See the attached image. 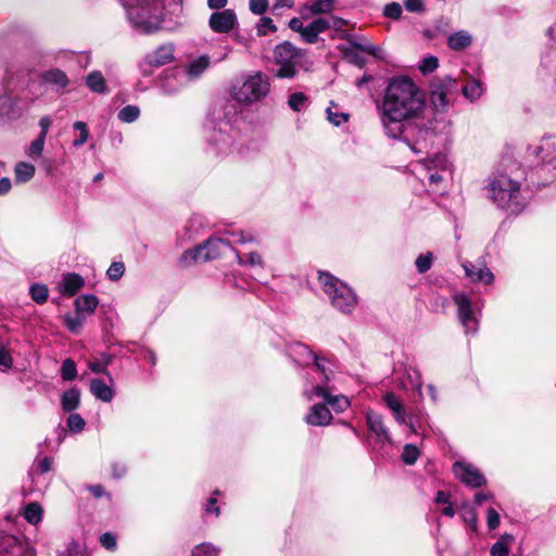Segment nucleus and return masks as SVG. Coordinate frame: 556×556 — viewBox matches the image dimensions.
I'll return each instance as SVG.
<instances>
[{
	"instance_id": "obj_28",
	"label": "nucleus",
	"mask_w": 556,
	"mask_h": 556,
	"mask_svg": "<svg viewBox=\"0 0 556 556\" xmlns=\"http://www.w3.org/2000/svg\"><path fill=\"white\" fill-rule=\"evenodd\" d=\"M79 404L80 391L76 387L68 389L61 396V407L64 412H73L78 408Z\"/></svg>"
},
{
	"instance_id": "obj_21",
	"label": "nucleus",
	"mask_w": 556,
	"mask_h": 556,
	"mask_svg": "<svg viewBox=\"0 0 556 556\" xmlns=\"http://www.w3.org/2000/svg\"><path fill=\"white\" fill-rule=\"evenodd\" d=\"M332 415L325 404H315L305 416L306 424L316 427H324L330 424Z\"/></svg>"
},
{
	"instance_id": "obj_17",
	"label": "nucleus",
	"mask_w": 556,
	"mask_h": 556,
	"mask_svg": "<svg viewBox=\"0 0 556 556\" xmlns=\"http://www.w3.org/2000/svg\"><path fill=\"white\" fill-rule=\"evenodd\" d=\"M366 424L369 430L376 435L378 442H391L389 429L386 427L381 415L375 413L374 410H367Z\"/></svg>"
},
{
	"instance_id": "obj_41",
	"label": "nucleus",
	"mask_w": 556,
	"mask_h": 556,
	"mask_svg": "<svg viewBox=\"0 0 556 556\" xmlns=\"http://www.w3.org/2000/svg\"><path fill=\"white\" fill-rule=\"evenodd\" d=\"M45 143L46 138H43L42 136H38L35 140L30 142V144L26 149V155L33 160L39 159L43 152Z\"/></svg>"
},
{
	"instance_id": "obj_26",
	"label": "nucleus",
	"mask_w": 556,
	"mask_h": 556,
	"mask_svg": "<svg viewBox=\"0 0 556 556\" xmlns=\"http://www.w3.org/2000/svg\"><path fill=\"white\" fill-rule=\"evenodd\" d=\"M514 542L515 536L511 533H503L491 546L490 556H509L510 547Z\"/></svg>"
},
{
	"instance_id": "obj_11",
	"label": "nucleus",
	"mask_w": 556,
	"mask_h": 556,
	"mask_svg": "<svg viewBox=\"0 0 556 556\" xmlns=\"http://www.w3.org/2000/svg\"><path fill=\"white\" fill-rule=\"evenodd\" d=\"M238 131L232 129L228 123L219 125L218 129H214L210 143L219 155H229L237 150Z\"/></svg>"
},
{
	"instance_id": "obj_44",
	"label": "nucleus",
	"mask_w": 556,
	"mask_h": 556,
	"mask_svg": "<svg viewBox=\"0 0 556 556\" xmlns=\"http://www.w3.org/2000/svg\"><path fill=\"white\" fill-rule=\"evenodd\" d=\"M406 378L413 389L416 390L419 396L422 395V378L418 369L408 368L406 370Z\"/></svg>"
},
{
	"instance_id": "obj_49",
	"label": "nucleus",
	"mask_w": 556,
	"mask_h": 556,
	"mask_svg": "<svg viewBox=\"0 0 556 556\" xmlns=\"http://www.w3.org/2000/svg\"><path fill=\"white\" fill-rule=\"evenodd\" d=\"M61 376L65 381H72L77 377L76 364L73 359L67 358L63 362L61 367Z\"/></svg>"
},
{
	"instance_id": "obj_31",
	"label": "nucleus",
	"mask_w": 556,
	"mask_h": 556,
	"mask_svg": "<svg viewBox=\"0 0 556 556\" xmlns=\"http://www.w3.org/2000/svg\"><path fill=\"white\" fill-rule=\"evenodd\" d=\"M86 86L97 93H106L108 86L103 74L100 71H92L86 76Z\"/></svg>"
},
{
	"instance_id": "obj_4",
	"label": "nucleus",
	"mask_w": 556,
	"mask_h": 556,
	"mask_svg": "<svg viewBox=\"0 0 556 556\" xmlns=\"http://www.w3.org/2000/svg\"><path fill=\"white\" fill-rule=\"evenodd\" d=\"M231 236L233 238L232 240L228 238L211 237L205 241L204 244L186 251L181 255L180 262L185 266H190L194 263L218 258L227 251L231 250L232 243H245L254 241V237L251 233H244L243 231L231 233Z\"/></svg>"
},
{
	"instance_id": "obj_33",
	"label": "nucleus",
	"mask_w": 556,
	"mask_h": 556,
	"mask_svg": "<svg viewBox=\"0 0 556 556\" xmlns=\"http://www.w3.org/2000/svg\"><path fill=\"white\" fill-rule=\"evenodd\" d=\"M425 174L421 178L422 182L426 184L428 181V186L433 191H440L441 186L445 182L447 177L450 176L448 172H433V170H424Z\"/></svg>"
},
{
	"instance_id": "obj_19",
	"label": "nucleus",
	"mask_w": 556,
	"mask_h": 556,
	"mask_svg": "<svg viewBox=\"0 0 556 556\" xmlns=\"http://www.w3.org/2000/svg\"><path fill=\"white\" fill-rule=\"evenodd\" d=\"M21 116L16 100L8 93H0V125L7 124Z\"/></svg>"
},
{
	"instance_id": "obj_7",
	"label": "nucleus",
	"mask_w": 556,
	"mask_h": 556,
	"mask_svg": "<svg viewBox=\"0 0 556 556\" xmlns=\"http://www.w3.org/2000/svg\"><path fill=\"white\" fill-rule=\"evenodd\" d=\"M527 152L538 160L546 182L556 180V135L542 137L538 143L529 146Z\"/></svg>"
},
{
	"instance_id": "obj_43",
	"label": "nucleus",
	"mask_w": 556,
	"mask_h": 556,
	"mask_svg": "<svg viewBox=\"0 0 556 556\" xmlns=\"http://www.w3.org/2000/svg\"><path fill=\"white\" fill-rule=\"evenodd\" d=\"M24 517L31 525L38 523L42 517V509L40 505L37 503L28 504L25 508Z\"/></svg>"
},
{
	"instance_id": "obj_12",
	"label": "nucleus",
	"mask_w": 556,
	"mask_h": 556,
	"mask_svg": "<svg viewBox=\"0 0 556 556\" xmlns=\"http://www.w3.org/2000/svg\"><path fill=\"white\" fill-rule=\"evenodd\" d=\"M456 80L450 76L435 77L430 84V101L438 111L448 106L447 94L455 89Z\"/></svg>"
},
{
	"instance_id": "obj_51",
	"label": "nucleus",
	"mask_w": 556,
	"mask_h": 556,
	"mask_svg": "<svg viewBox=\"0 0 556 556\" xmlns=\"http://www.w3.org/2000/svg\"><path fill=\"white\" fill-rule=\"evenodd\" d=\"M432 262H433L432 253L428 252L426 254H420L415 261L417 271L420 274L428 271L432 266Z\"/></svg>"
},
{
	"instance_id": "obj_45",
	"label": "nucleus",
	"mask_w": 556,
	"mask_h": 556,
	"mask_svg": "<svg viewBox=\"0 0 556 556\" xmlns=\"http://www.w3.org/2000/svg\"><path fill=\"white\" fill-rule=\"evenodd\" d=\"M139 114L140 110L138 106L126 105L118 112L117 117L124 123H132L139 117Z\"/></svg>"
},
{
	"instance_id": "obj_55",
	"label": "nucleus",
	"mask_w": 556,
	"mask_h": 556,
	"mask_svg": "<svg viewBox=\"0 0 556 556\" xmlns=\"http://www.w3.org/2000/svg\"><path fill=\"white\" fill-rule=\"evenodd\" d=\"M277 30L274 21L270 17L264 16L260 20L257 24V35L265 36L268 33H275Z\"/></svg>"
},
{
	"instance_id": "obj_36",
	"label": "nucleus",
	"mask_w": 556,
	"mask_h": 556,
	"mask_svg": "<svg viewBox=\"0 0 556 556\" xmlns=\"http://www.w3.org/2000/svg\"><path fill=\"white\" fill-rule=\"evenodd\" d=\"M327 118L328 121L334 125L340 126L349 121L350 115L344 112H340L338 110V105L331 103V105L327 109Z\"/></svg>"
},
{
	"instance_id": "obj_27",
	"label": "nucleus",
	"mask_w": 556,
	"mask_h": 556,
	"mask_svg": "<svg viewBox=\"0 0 556 556\" xmlns=\"http://www.w3.org/2000/svg\"><path fill=\"white\" fill-rule=\"evenodd\" d=\"M98 303L97 296L92 294H83L75 300V311L83 316L90 315L97 308Z\"/></svg>"
},
{
	"instance_id": "obj_64",
	"label": "nucleus",
	"mask_w": 556,
	"mask_h": 556,
	"mask_svg": "<svg viewBox=\"0 0 556 556\" xmlns=\"http://www.w3.org/2000/svg\"><path fill=\"white\" fill-rule=\"evenodd\" d=\"M53 467V459L51 457H43L37 462V469L40 473L49 472Z\"/></svg>"
},
{
	"instance_id": "obj_38",
	"label": "nucleus",
	"mask_w": 556,
	"mask_h": 556,
	"mask_svg": "<svg viewBox=\"0 0 556 556\" xmlns=\"http://www.w3.org/2000/svg\"><path fill=\"white\" fill-rule=\"evenodd\" d=\"M308 104V98L303 92H293L288 98V105L294 112L304 110Z\"/></svg>"
},
{
	"instance_id": "obj_3",
	"label": "nucleus",
	"mask_w": 556,
	"mask_h": 556,
	"mask_svg": "<svg viewBox=\"0 0 556 556\" xmlns=\"http://www.w3.org/2000/svg\"><path fill=\"white\" fill-rule=\"evenodd\" d=\"M488 198L498 207L511 214H519L527 205L520 182L506 174H495L485 186Z\"/></svg>"
},
{
	"instance_id": "obj_47",
	"label": "nucleus",
	"mask_w": 556,
	"mask_h": 556,
	"mask_svg": "<svg viewBox=\"0 0 556 556\" xmlns=\"http://www.w3.org/2000/svg\"><path fill=\"white\" fill-rule=\"evenodd\" d=\"M334 4V0H313L308 7L313 14L329 13Z\"/></svg>"
},
{
	"instance_id": "obj_2",
	"label": "nucleus",
	"mask_w": 556,
	"mask_h": 556,
	"mask_svg": "<svg viewBox=\"0 0 556 556\" xmlns=\"http://www.w3.org/2000/svg\"><path fill=\"white\" fill-rule=\"evenodd\" d=\"M131 27L141 34L157 31L164 20V11L178 7L181 0H121Z\"/></svg>"
},
{
	"instance_id": "obj_42",
	"label": "nucleus",
	"mask_w": 556,
	"mask_h": 556,
	"mask_svg": "<svg viewBox=\"0 0 556 556\" xmlns=\"http://www.w3.org/2000/svg\"><path fill=\"white\" fill-rule=\"evenodd\" d=\"M219 554L220 548L212 543H201L191 552V556H219Z\"/></svg>"
},
{
	"instance_id": "obj_24",
	"label": "nucleus",
	"mask_w": 556,
	"mask_h": 556,
	"mask_svg": "<svg viewBox=\"0 0 556 556\" xmlns=\"http://www.w3.org/2000/svg\"><path fill=\"white\" fill-rule=\"evenodd\" d=\"M330 28V22L328 18L318 17L312 21L305 26L303 39L308 43H315L318 39L319 34Z\"/></svg>"
},
{
	"instance_id": "obj_39",
	"label": "nucleus",
	"mask_w": 556,
	"mask_h": 556,
	"mask_svg": "<svg viewBox=\"0 0 556 556\" xmlns=\"http://www.w3.org/2000/svg\"><path fill=\"white\" fill-rule=\"evenodd\" d=\"M460 517L473 531L477 530L478 514L475 508L470 507L467 503H463Z\"/></svg>"
},
{
	"instance_id": "obj_53",
	"label": "nucleus",
	"mask_w": 556,
	"mask_h": 556,
	"mask_svg": "<svg viewBox=\"0 0 556 556\" xmlns=\"http://www.w3.org/2000/svg\"><path fill=\"white\" fill-rule=\"evenodd\" d=\"M125 274V265L122 262H113L108 271L106 275L110 280L117 281L119 280Z\"/></svg>"
},
{
	"instance_id": "obj_58",
	"label": "nucleus",
	"mask_w": 556,
	"mask_h": 556,
	"mask_svg": "<svg viewBox=\"0 0 556 556\" xmlns=\"http://www.w3.org/2000/svg\"><path fill=\"white\" fill-rule=\"evenodd\" d=\"M362 51L375 56L378 60H386L384 50L380 46L374 45L370 41H368L367 46L362 47Z\"/></svg>"
},
{
	"instance_id": "obj_20",
	"label": "nucleus",
	"mask_w": 556,
	"mask_h": 556,
	"mask_svg": "<svg viewBox=\"0 0 556 556\" xmlns=\"http://www.w3.org/2000/svg\"><path fill=\"white\" fill-rule=\"evenodd\" d=\"M84 285L85 280L80 275L67 273L62 276L61 281L58 283V290L63 295L73 296L84 287Z\"/></svg>"
},
{
	"instance_id": "obj_15",
	"label": "nucleus",
	"mask_w": 556,
	"mask_h": 556,
	"mask_svg": "<svg viewBox=\"0 0 556 556\" xmlns=\"http://www.w3.org/2000/svg\"><path fill=\"white\" fill-rule=\"evenodd\" d=\"M307 400H313L314 396L321 397L327 404L331 405L336 412H344L350 406V401L343 395H331L330 389L327 386L318 384L312 388L311 391H305Z\"/></svg>"
},
{
	"instance_id": "obj_57",
	"label": "nucleus",
	"mask_w": 556,
	"mask_h": 556,
	"mask_svg": "<svg viewBox=\"0 0 556 556\" xmlns=\"http://www.w3.org/2000/svg\"><path fill=\"white\" fill-rule=\"evenodd\" d=\"M402 5L397 2L388 3L383 9V15L391 20H399L402 15Z\"/></svg>"
},
{
	"instance_id": "obj_1",
	"label": "nucleus",
	"mask_w": 556,
	"mask_h": 556,
	"mask_svg": "<svg viewBox=\"0 0 556 556\" xmlns=\"http://www.w3.org/2000/svg\"><path fill=\"white\" fill-rule=\"evenodd\" d=\"M427 108L424 92L407 76L392 77L377 101V115L383 134L394 140L409 141V132L417 127Z\"/></svg>"
},
{
	"instance_id": "obj_59",
	"label": "nucleus",
	"mask_w": 556,
	"mask_h": 556,
	"mask_svg": "<svg viewBox=\"0 0 556 556\" xmlns=\"http://www.w3.org/2000/svg\"><path fill=\"white\" fill-rule=\"evenodd\" d=\"M501 523V517L496 509L489 507L486 510V525L489 530L496 529Z\"/></svg>"
},
{
	"instance_id": "obj_62",
	"label": "nucleus",
	"mask_w": 556,
	"mask_h": 556,
	"mask_svg": "<svg viewBox=\"0 0 556 556\" xmlns=\"http://www.w3.org/2000/svg\"><path fill=\"white\" fill-rule=\"evenodd\" d=\"M404 7L407 11L414 13H421L425 11V3L422 0H405Z\"/></svg>"
},
{
	"instance_id": "obj_6",
	"label": "nucleus",
	"mask_w": 556,
	"mask_h": 556,
	"mask_svg": "<svg viewBox=\"0 0 556 556\" xmlns=\"http://www.w3.org/2000/svg\"><path fill=\"white\" fill-rule=\"evenodd\" d=\"M323 291L327 294L331 305L342 314H351L357 305V296L343 281L328 273L318 276Z\"/></svg>"
},
{
	"instance_id": "obj_18",
	"label": "nucleus",
	"mask_w": 556,
	"mask_h": 556,
	"mask_svg": "<svg viewBox=\"0 0 556 556\" xmlns=\"http://www.w3.org/2000/svg\"><path fill=\"white\" fill-rule=\"evenodd\" d=\"M174 60V46L172 43L163 45L148 53L144 61L151 66H163Z\"/></svg>"
},
{
	"instance_id": "obj_63",
	"label": "nucleus",
	"mask_w": 556,
	"mask_h": 556,
	"mask_svg": "<svg viewBox=\"0 0 556 556\" xmlns=\"http://www.w3.org/2000/svg\"><path fill=\"white\" fill-rule=\"evenodd\" d=\"M346 39L352 48H355L359 51H362V47L367 46V43L369 41L368 39H366L364 37L356 36V35H348Z\"/></svg>"
},
{
	"instance_id": "obj_54",
	"label": "nucleus",
	"mask_w": 556,
	"mask_h": 556,
	"mask_svg": "<svg viewBox=\"0 0 556 556\" xmlns=\"http://www.w3.org/2000/svg\"><path fill=\"white\" fill-rule=\"evenodd\" d=\"M439 66V60L438 58L430 55L428 58H425L421 63L418 66V70L424 74H430L434 72Z\"/></svg>"
},
{
	"instance_id": "obj_56",
	"label": "nucleus",
	"mask_w": 556,
	"mask_h": 556,
	"mask_svg": "<svg viewBox=\"0 0 556 556\" xmlns=\"http://www.w3.org/2000/svg\"><path fill=\"white\" fill-rule=\"evenodd\" d=\"M128 472V466L125 462L114 460L111 464V473L112 477L116 480L124 478Z\"/></svg>"
},
{
	"instance_id": "obj_50",
	"label": "nucleus",
	"mask_w": 556,
	"mask_h": 556,
	"mask_svg": "<svg viewBox=\"0 0 556 556\" xmlns=\"http://www.w3.org/2000/svg\"><path fill=\"white\" fill-rule=\"evenodd\" d=\"M67 428L75 433L85 429L86 422L79 414H71L66 420Z\"/></svg>"
},
{
	"instance_id": "obj_23",
	"label": "nucleus",
	"mask_w": 556,
	"mask_h": 556,
	"mask_svg": "<svg viewBox=\"0 0 556 556\" xmlns=\"http://www.w3.org/2000/svg\"><path fill=\"white\" fill-rule=\"evenodd\" d=\"M384 404L392 412L394 419L400 424H406V410L402 400L392 392H387L383 396Z\"/></svg>"
},
{
	"instance_id": "obj_40",
	"label": "nucleus",
	"mask_w": 556,
	"mask_h": 556,
	"mask_svg": "<svg viewBox=\"0 0 556 556\" xmlns=\"http://www.w3.org/2000/svg\"><path fill=\"white\" fill-rule=\"evenodd\" d=\"M65 327L73 333H78L84 326L85 316L76 313L74 316L65 315L63 317Z\"/></svg>"
},
{
	"instance_id": "obj_30",
	"label": "nucleus",
	"mask_w": 556,
	"mask_h": 556,
	"mask_svg": "<svg viewBox=\"0 0 556 556\" xmlns=\"http://www.w3.org/2000/svg\"><path fill=\"white\" fill-rule=\"evenodd\" d=\"M90 392L102 402H111L114 396L113 390L101 379H92L90 382Z\"/></svg>"
},
{
	"instance_id": "obj_22",
	"label": "nucleus",
	"mask_w": 556,
	"mask_h": 556,
	"mask_svg": "<svg viewBox=\"0 0 556 556\" xmlns=\"http://www.w3.org/2000/svg\"><path fill=\"white\" fill-rule=\"evenodd\" d=\"M210 66V58L207 55H201L192 60L184 70L182 78L186 81H192L198 79Z\"/></svg>"
},
{
	"instance_id": "obj_9",
	"label": "nucleus",
	"mask_w": 556,
	"mask_h": 556,
	"mask_svg": "<svg viewBox=\"0 0 556 556\" xmlns=\"http://www.w3.org/2000/svg\"><path fill=\"white\" fill-rule=\"evenodd\" d=\"M453 302L456 305L457 318L465 333L476 334L479 329V317L473 309L471 299L463 292H457L453 295Z\"/></svg>"
},
{
	"instance_id": "obj_34",
	"label": "nucleus",
	"mask_w": 556,
	"mask_h": 556,
	"mask_svg": "<svg viewBox=\"0 0 556 556\" xmlns=\"http://www.w3.org/2000/svg\"><path fill=\"white\" fill-rule=\"evenodd\" d=\"M35 166L27 162H18L14 166V177L16 182H27L35 175Z\"/></svg>"
},
{
	"instance_id": "obj_8",
	"label": "nucleus",
	"mask_w": 556,
	"mask_h": 556,
	"mask_svg": "<svg viewBox=\"0 0 556 556\" xmlns=\"http://www.w3.org/2000/svg\"><path fill=\"white\" fill-rule=\"evenodd\" d=\"M304 59V52L292 43L285 41L276 46L274 60L278 66L276 76L279 78H292L296 75L298 66Z\"/></svg>"
},
{
	"instance_id": "obj_16",
	"label": "nucleus",
	"mask_w": 556,
	"mask_h": 556,
	"mask_svg": "<svg viewBox=\"0 0 556 556\" xmlns=\"http://www.w3.org/2000/svg\"><path fill=\"white\" fill-rule=\"evenodd\" d=\"M462 267L466 277L473 283L482 282L486 286H490L494 282V274L483 261L478 263L465 261L462 263Z\"/></svg>"
},
{
	"instance_id": "obj_35",
	"label": "nucleus",
	"mask_w": 556,
	"mask_h": 556,
	"mask_svg": "<svg viewBox=\"0 0 556 556\" xmlns=\"http://www.w3.org/2000/svg\"><path fill=\"white\" fill-rule=\"evenodd\" d=\"M463 94L470 101L478 100L483 93V87L478 80H470L463 87Z\"/></svg>"
},
{
	"instance_id": "obj_10",
	"label": "nucleus",
	"mask_w": 556,
	"mask_h": 556,
	"mask_svg": "<svg viewBox=\"0 0 556 556\" xmlns=\"http://www.w3.org/2000/svg\"><path fill=\"white\" fill-rule=\"evenodd\" d=\"M292 359L300 366H307L314 363L318 371L324 376L326 381L330 380V370L328 368V362L325 358L317 357L312 350L305 344L294 343L289 350Z\"/></svg>"
},
{
	"instance_id": "obj_32",
	"label": "nucleus",
	"mask_w": 556,
	"mask_h": 556,
	"mask_svg": "<svg viewBox=\"0 0 556 556\" xmlns=\"http://www.w3.org/2000/svg\"><path fill=\"white\" fill-rule=\"evenodd\" d=\"M424 170H433V172H448L450 170V162L447 156L442 153L434 154L432 157L426 160L422 163Z\"/></svg>"
},
{
	"instance_id": "obj_52",
	"label": "nucleus",
	"mask_w": 556,
	"mask_h": 556,
	"mask_svg": "<svg viewBox=\"0 0 556 556\" xmlns=\"http://www.w3.org/2000/svg\"><path fill=\"white\" fill-rule=\"evenodd\" d=\"M237 258L240 265L263 266L262 256L257 252H250L244 257L237 253Z\"/></svg>"
},
{
	"instance_id": "obj_37",
	"label": "nucleus",
	"mask_w": 556,
	"mask_h": 556,
	"mask_svg": "<svg viewBox=\"0 0 556 556\" xmlns=\"http://www.w3.org/2000/svg\"><path fill=\"white\" fill-rule=\"evenodd\" d=\"M29 294L37 304H43L49 296V289L42 283H33L29 288Z\"/></svg>"
},
{
	"instance_id": "obj_13",
	"label": "nucleus",
	"mask_w": 556,
	"mask_h": 556,
	"mask_svg": "<svg viewBox=\"0 0 556 556\" xmlns=\"http://www.w3.org/2000/svg\"><path fill=\"white\" fill-rule=\"evenodd\" d=\"M453 473L455 477L469 488H481L486 484V479L482 471L475 465L458 460L453 465Z\"/></svg>"
},
{
	"instance_id": "obj_14",
	"label": "nucleus",
	"mask_w": 556,
	"mask_h": 556,
	"mask_svg": "<svg viewBox=\"0 0 556 556\" xmlns=\"http://www.w3.org/2000/svg\"><path fill=\"white\" fill-rule=\"evenodd\" d=\"M238 25V18L233 10L224 9L211 14L208 26L214 33L227 34Z\"/></svg>"
},
{
	"instance_id": "obj_29",
	"label": "nucleus",
	"mask_w": 556,
	"mask_h": 556,
	"mask_svg": "<svg viewBox=\"0 0 556 556\" xmlns=\"http://www.w3.org/2000/svg\"><path fill=\"white\" fill-rule=\"evenodd\" d=\"M472 42L471 35L466 30H459L448 36L447 46L450 49L460 51L469 47Z\"/></svg>"
},
{
	"instance_id": "obj_25",
	"label": "nucleus",
	"mask_w": 556,
	"mask_h": 556,
	"mask_svg": "<svg viewBox=\"0 0 556 556\" xmlns=\"http://www.w3.org/2000/svg\"><path fill=\"white\" fill-rule=\"evenodd\" d=\"M41 79L45 84L51 85L58 90L66 88L70 84L67 75L59 68L43 72Z\"/></svg>"
},
{
	"instance_id": "obj_5",
	"label": "nucleus",
	"mask_w": 556,
	"mask_h": 556,
	"mask_svg": "<svg viewBox=\"0 0 556 556\" xmlns=\"http://www.w3.org/2000/svg\"><path fill=\"white\" fill-rule=\"evenodd\" d=\"M270 91V83L266 75L255 72L243 76L231 88V97L241 104L252 105L261 102Z\"/></svg>"
},
{
	"instance_id": "obj_61",
	"label": "nucleus",
	"mask_w": 556,
	"mask_h": 556,
	"mask_svg": "<svg viewBox=\"0 0 556 556\" xmlns=\"http://www.w3.org/2000/svg\"><path fill=\"white\" fill-rule=\"evenodd\" d=\"M60 556H86V554L78 543L71 542Z\"/></svg>"
},
{
	"instance_id": "obj_48",
	"label": "nucleus",
	"mask_w": 556,
	"mask_h": 556,
	"mask_svg": "<svg viewBox=\"0 0 556 556\" xmlns=\"http://www.w3.org/2000/svg\"><path fill=\"white\" fill-rule=\"evenodd\" d=\"M420 455V452L418 447L414 444H405L403 447L402 453V459L407 465H414L418 457Z\"/></svg>"
},
{
	"instance_id": "obj_46",
	"label": "nucleus",
	"mask_w": 556,
	"mask_h": 556,
	"mask_svg": "<svg viewBox=\"0 0 556 556\" xmlns=\"http://www.w3.org/2000/svg\"><path fill=\"white\" fill-rule=\"evenodd\" d=\"M73 127L75 130L79 131L78 137L73 141V146L75 148H79L87 142L89 138V130L87 124L80 121L75 122Z\"/></svg>"
},
{
	"instance_id": "obj_60",
	"label": "nucleus",
	"mask_w": 556,
	"mask_h": 556,
	"mask_svg": "<svg viewBox=\"0 0 556 556\" xmlns=\"http://www.w3.org/2000/svg\"><path fill=\"white\" fill-rule=\"evenodd\" d=\"M249 9L252 13L262 15L268 9V0H250Z\"/></svg>"
}]
</instances>
